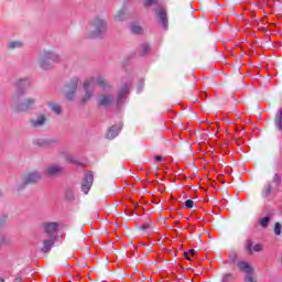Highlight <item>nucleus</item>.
Masks as SVG:
<instances>
[{
  "instance_id": "obj_1",
  "label": "nucleus",
  "mask_w": 282,
  "mask_h": 282,
  "mask_svg": "<svg viewBox=\"0 0 282 282\" xmlns=\"http://www.w3.org/2000/svg\"><path fill=\"white\" fill-rule=\"evenodd\" d=\"M94 85H99L101 89H105L107 87V80H105L102 76H96V77H93L90 80H86L84 83V89L86 94L83 98V102H87V100H89V98L94 96Z\"/></svg>"
},
{
  "instance_id": "obj_2",
  "label": "nucleus",
  "mask_w": 282,
  "mask_h": 282,
  "mask_svg": "<svg viewBox=\"0 0 282 282\" xmlns=\"http://www.w3.org/2000/svg\"><path fill=\"white\" fill-rule=\"evenodd\" d=\"M90 25L93 26V31L89 33V39H98L101 34L107 32V22L100 18H96Z\"/></svg>"
},
{
  "instance_id": "obj_3",
  "label": "nucleus",
  "mask_w": 282,
  "mask_h": 282,
  "mask_svg": "<svg viewBox=\"0 0 282 282\" xmlns=\"http://www.w3.org/2000/svg\"><path fill=\"white\" fill-rule=\"evenodd\" d=\"M58 55L50 51H44L40 55V66L42 67V69H50V67H52V63H58Z\"/></svg>"
},
{
  "instance_id": "obj_4",
  "label": "nucleus",
  "mask_w": 282,
  "mask_h": 282,
  "mask_svg": "<svg viewBox=\"0 0 282 282\" xmlns=\"http://www.w3.org/2000/svg\"><path fill=\"white\" fill-rule=\"evenodd\" d=\"M78 77H74L70 79L68 84L65 86V95L68 100H74V96L76 94V89H78Z\"/></svg>"
},
{
  "instance_id": "obj_5",
  "label": "nucleus",
  "mask_w": 282,
  "mask_h": 282,
  "mask_svg": "<svg viewBox=\"0 0 282 282\" xmlns=\"http://www.w3.org/2000/svg\"><path fill=\"white\" fill-rule=\"evenodd\" d=\"M43 229L45 231L46 237L56 239V237L58 236V223H44Z\"/></svg>"
},
{
  "instance_id": "obj_6",
  "label": "nucleus",
  "mask_w": 282,
  "mask_h": 282,
  "mask_svg": "<svg viewBox=\"0 0 282 282\" xmlns=\"http://www.w3.org/2000/svg\"><path fill=\"white\" fill-rule=\"evenodd\" d=\"M154 17L161 21L163 30H169V20H166V9L164 7H158L154 10Z\"/></svg>"
},
{
  "instance_id": "obj_7",
  "label": "nucleus",
  "mask_w": 282,
  "mask_h": 282,
  "mask_svg": "<svg viewBox=\"0 0 282 282\" xmlns=\"http://www.w3.org/2000/svg\"><path fill=\"white\" fill-rule=\"evenodd\" d=\"M94 184V172H87L82 183V191L85 195L89 193Z\"/></svg>"
},
{
  "instance_id": "obj_8",
  "label": "nucleus",
  "mask_w": 282,
  "mask_h": 282,
  "mask_svg": "<svg viewBox=\"0 0 282 282\" xmlns=\"http://www.w3.org/2000/svg\"><path fill=\"white\" fill-rule=\"evenodd\" d=\"M30 85H31L30 79H28V78L19 79L15 83L17 91H15L14 95L15 96H23V94H25V91H28V88L30 87Z\"/></svg>"
},
{
  "instance_id": "obj_9",
  "label": "nucleus",
  "mask_w": 282,
  "mask_h": 282,
  "mask_svg": "<svg viewBox=\"0 0 282 282\" xmlns=\"http://www.w3.org/2000/svg\"><path fill=\"white\" fill-rule=\"evenodd\" d=\"M131 87V84H126L120 90L117 99V105L120 107L122 102L127 100V96L129 95V89Z\"/></svg>"
},
{
  "instance_id": "obj_10",
  "label": "nucleus",
  "mask_w": 282,
  "mask_h": 282,
  "mask_svg": "<svg viewBox=\"0 0 282 282\" xmlns=\"http://www.w3.org/2000/svg\"><path fill=\"white\" fill-rule=\"evenodd\" d=\"M274 132L282 138V108L278 110L274 119Z\"/></svg>"
},
{
  "instance_id": "obj_11",
  "label": "nucleus",
  "mask_w": 282,
  "mask_h": 282,
  "mask_svg": "<svg viewBox=\"0 0 282 282\" xmlns=\"http://www.w3.org/2000/svg\"><path fill=\"white\" fill-rule=\"evenodd\" d=\"M122 129V123H118L116 126H112L107 134H106V138L108 140H113V138H118V133H120V130Z\"/></svg>"
},
{
  "instance_id": "obj_12",
  "label": "nucleus",
  "mask_w": 282,
  "mask_h": 282,
  "mask_svg": "<svg viewBox=\"0 0 282 282\" xmlns=\"http://www.w3.org/2000/svg\"><path fill=\"white\" fill-rule=\"evenodd\" d=\"M34 107V99L28 98L22 104L18 105V111H28V109H32Z\"/></svg>"
},
{
  "instance_id": "obj_13",
  "label": "nucleus",
  "mask_w": 282,
  "mask_h": 282,
  "mask_svg": "<svg viewBox=\"0 0 282 282\" xmlns=\"http://www.w3.org/2000/svg\"><path fill=\"white\" fill-rule=\"evenodd\" d=\"M39 180H41V174L39 172H32L24 177L23 182L24 184H34Z\"/></svg>"
},
{
  "instance_id": "obj_14",
  "label": "nucleus",
  "mask_w": 282,
  "mask_h": 282,
  "mask_svg": "<svg viewBox=\"0 0 282 282\" xmlns=\"http://www.w3.org/2000/svg\"><path fill=\"white\" fill-rule=\"evenodd\" d=\"M54 241H56V238L48 237L47 239H44L42 252H50L54 247Z\"/></svg>"
},
{
  "instance_id": "obj_15",
  "label": "nucleus",
  "mask_w": 282,
  "mask_h": 282,
  "mask_svg": "<svg viewBox=\"0 0 282 282\" xmlns=\"http://www.w3.org/2000/svg\"><path fill=\"white\" fill-rule=\"evenodd\" d=\"M246 249L248 250L249 254H252V250L253 252H261V250H263V246L261 243H257L252 247V241L248 240L246 242Z\"/></svg>"
},
{
  "instance_id": "obj_16",
  "label": "nucleus",
  "mask_w": 282,
  "mask_h": 282,
  "mask_svg": "<svg viewBox=\"0 0 282 282\" xmlns=\"http://www.w3.org/2000/svg\"><path fill=\"white\" fill-rule=\"evenodd\" d=\"M112 102H113V96L112 95H104L99 99V105H101V107H111Z\"/></svg>"
},
{
  "instance_id": "obj_17",
  "label": "nucleus",
  "mask_w": 282,
  "mask_h": 282,
  "mask_svg": "<svg viewBox=\"0 0 282 282\" xmlns=\"http://www.w3.org/2000/svg\"><path fill=\"white\" fill-rule=\"evenodd\" d=\"M238 268L240 272H245V274H248L250 272H254V269L250 265V263L246 261L238 262Z\"/></svg>"
},
{
  "instance_id": "obj_18",
  "label": "nucleus",
  "mask_w": 282,
  "mask_h": 282,
  "mask_svg": "<svg viewBox=\"0 0 282 282\" xmlns=\"http://www.w3.org/2000/svg\"><path fill=\"white\" fill-rule=\"evenodd\" d=\"M62 172H63V167H61L58 165L48 166L46 169L47 175H58V173H62Z\"/></svg>"
},
{
  "instance_id": "obj_19",
  "label": "nucleus",
  "mask_w": 282,
  "mask_h": 282,
  "mask_svg": "<svg viewBox=\"0 0 282 282\" xmlns=\"http://www.w3.org/2000/svg\"><path fill=\"white\" fill-rule=\"evenodd\" d=\"M45 116H40L36 119L31 120V126L33 127H43L45 124Z\"/></svg>"
},
{
  "instance_id": "obj_20",
  "label": "nucleus",
  "mask_w": 282,
  "mask_h": 282,
  "mask_svg": "<svg viewBox=\"0 0 282 282\" xmlns=\"http://www.w3.org/2000/svg\"><path fill=\"white\" fill-rule=\"evenodd\" d=\"M48 107L55 116H61V111H62L61 105L56 102H48Z\"/></svg>"
},
{
  "instance_id": "obj_21",
  "label": "nucleus",
  "mask_w": 282,
  "mask_h": 282,
  "mask_svg": "<svg viewBox=\"0 0 282 282\" xmlns=\"http://www.w3.org/2000/svg\"><path fill=\"white\" fill-rule=\"evenodd\" d=\"M127 19V12L124 9L120 10L116 15L115 20L117 21H124Z\"/></svg>"
},
{
  "instance_id": "obj_22",
  "label": "nucleus",
  "mask_w": 282,
  "mask_h": 282,
  "mask_svg": "<svg viewBox=\"0 0 282 282\" xmlns=\"http://www.w3.org/2000/svg\"><path fill=\"white\" fill-rule=\"evenodd\" d=\"M8 47H9L10 50H17V48H19V47H23V42H21V41H13V42H10V43L8 44Z\"/></svg>"
},
{
  "instance_id": "obj_23",
  "label": "nucleus",
  "mask_w": 282,
  "mask_h": 282,
  "mask_svg": "<svg viewBox=\"0 0 282 282\" xmlns=\"http://www.w3.org/2000/svg\"><path fill=\"white\" fill-rule=\"evenodd\" d=\"M131 32H133V34H142V28L137 23H132Z\"/></svg>"
},
{
  "instance_id": "obj_24",
  "label": "nucleus",
  "mask_w": 282,
  "mask_h": 282,
  "mask_svg": "<svg viewBox=\"0 0 282 282\" xmlns=\"http://www.w3.org/2000/svg\"><path fill=\"white\" fill-rule=\"evenodd\" d=\"M270 193H272V186L265 185L264 188L262 189V197H269Z\"/></svg>"
},
{
  "instance_id": "obj_25",
  "label": "nucleus",
  "mask_w": 282,
  "mask_h": 282,
  "mask_svg": "<svg viewBox=\"0 0 282 282\" xmlns=\"http://www.w3.org/2000/svg\"><path fill=\"white\" fill-rule=\"evenodd\" d=\"M259 224L262 228H268V224H270V217H263L259 220Z\"/></svg>"
},
{
  "instance_id": "obj_26",
  "label": "nucleus",
  "mask_w": 282,
  "mask_h": 282,
  "mask_svg": "<svg viewBox=\"0 0 282 282\" xmlns=\"http://www.w3.org/2000/svg\"><path fill=\"white\" fill-rule=\"evenodd\" d=\"M141 47V56H147V54H149V50H151V46H149V44H142Z\"/></svg>"
},
{
  "instance_id": "obj_27",
  "label": "nucleus",
  "mask_w": 282,
  "mask_h": 282,
  "mask_svg": "<svg viewBox=\"0 0 282 282\" xmlns=\"http://www.w3.org/2000/svg\"><path fill=\"white\" fill-rule=\"evenodd\" d=\"M245 281L246 282H257V280H254L253 272L246 273Z\"/></svg>"
},
{
  "instance_id": "obj_28",
  "label": "nucleus",
  "mask_w": 282,
  "mask_h": 282,
  "mask_svg": "<svg viewBox=\"0 0 282 282\" xmlns=\"http://www.w3.org/2000/svg\"><path fill=\"white\" fill-rule=\"evenodd\" d=\"M235 280V275L228 273L223 276V282H232Z\"/></svg>"
},
{
  "instance_id": "obj_29",
  "label": "nucleus",
  "mask_w": 282,
  "mask_h": 282,
  "mask_svg": "<svg viewBox=\"0 0 282 282\" xmlns=\"http://www.w3.org/2000/svg\"><path fill=\"white\" fill-rule=\"evenodd\" d=\"M281 181H282L281 174H274V176H273V184L275 186H279V184H281Z\"/></svg>"
},
{
  "instance_id": "obj_30",
  "label": "nucleus",
  "mask_w": 282,
  "mask_h": 282,
  "mask_svg": "<svg viewBox=\"0 0 282 282\" xmlns=\"http://www.w3.org/2000/svg\"><path fill=\"white\" fill-rule=\"evenodd\" d=\"M184 206L187 208H193L195 206V202H193V199H187L185 200Z\"/></svg>"
},
{
  "instance_id": "obj_31",
  "label": "nucleus",
  "mask_w": 282,
  "mask_h": 282,
  "mask_svg": "<svg viewBox=\"0 0 282 282\" xmlns=\"http://www.w3.org/2000/svg\"><path fill=\"white\" fill-rule=\"evenodd\" d=\"M66 199H69V200L74 199V191L72 189L66 191Z\"/></svg>"
},
{
  "instance_id": "obj_32",
  "label": "nucleus",
  "mask_w": 282,
  "mask_h": 282,
  "mask_svg": "<svg viewBox=\"0 0 282 282\" xmlns=\"http://www.w3.org/2000/svg\"><path fill=\"white\" fill-rule=\"evenodd\" d=\"M274 235H281V223H276L274 226Z\"/></svg>"
},
{
  "instance_id": "obj_33",
  "label": "nucleus",
  "mask_w": 282,
  "mask_h": 282,
  "mask_svg": "<svg viewBox=\"0 0 282 282\" xmlns=\"http://www.w3.org/2000/svg\"><path fill=\"white\" fill-rule=\"evenodd\" d=\"M158 2V0H144L145 8H150V6H153Z\"/></svg>"
},
{
  "instance_id": "obj_34",
  "label": "nucleus",
  "mask_w": 282,
  "mask_h": 282,
  "mask_svg": "<svg viewBox=\"0 0 282 282\" xmlns=\"http://www.w3.org/2000/svg\"><path fill=\"white\" fill-rule=\"evenodd\" d=\"M188 254L194 256V254H195V249L189 250V252H185V258H186L188 261H191V257H188Z\"/></svg>"
},
{
  "instance_id": "obj_35",
  "label": "nucleus",
  "mask_w": 282,
  "mask_h": 282,
  "mask_svg": "<svg viewBox=\"0 0 282 282\" xmlns=\"http://www.w3.org/2000/svg\"><path fill=\"white\" fill-rule=\"evenodd\" d=\"M67 162H69V164H76V159H74V156H67Z\"/></svg>"
},
{
  "instance_id": "obj_36",
  "label": "nucleus",
  "mask_w": 282,
  "mask_h": 282,
  "mask_svg": "<svg viewBox=\"0 0 282 282\" xmlns=\"http://www.w3.org/2000/svg\"><path fill=\"white\" fill-rule=\"evenodd\" d=\"M142 89H144V85H139V90H138V94H140V91H142Z\"/></svg>"
},
{
  "instance_id": "obj_37",
  "label": "nucleus",
  "mask_w": 282,
  "mask_h": 282,
  "mask_svg": "<svg viewBox=\"0 0 282 282\" xmlns=\"http://www.w3.org/2000/svg\"><path fill=\"white\" fill-rule=\"evenodd\" d=\"M156 162H162V156H155Z\"/></svg>"
},
{
  "instance_id": "obj_38",
  "label": "nucleus",
  "mask_w": 282,
  "mask_h": 282,
  "mask_svg": "<svg viewBox=\"0 0 282 282\" xmlns=\"http://www.w3.org/2000/svg\"><path fill=\"white\" fill-rule=\"evenodd\" d=\"M141 228H142V230H147V228H149V225L145 224V225L141 226Z\"/></svg>"
},
{
  "instance_id": "obj_39",
  "label": "nucleus",
  "mask_w": 282,
  "mask_h": 282,
  "mask_svg": "<svg viewBox=\"0 0 282 282\" xmlns=\"http://www.w3.org/2000/svg\"><path fill=\"white\" fill-rule=\"evenodd\" d=\"M0 282H6L3 279H0Z\"/></svg>"
},
{
  "instance_id": "obj_40",
  "label": "nucleus",
  "mask_w": 282,
  "mask_h": 282,
  "mask_svg": "<svg viewBox=\"0 0 282 282\" xmlns=\"http://www.w3.org/2000/svg\"><path fill=\"white\" fill-rule=\"evenodd\" d=\"M39 144L43 145L44 143H39Z\"/></svg>"
}]
</instances>
